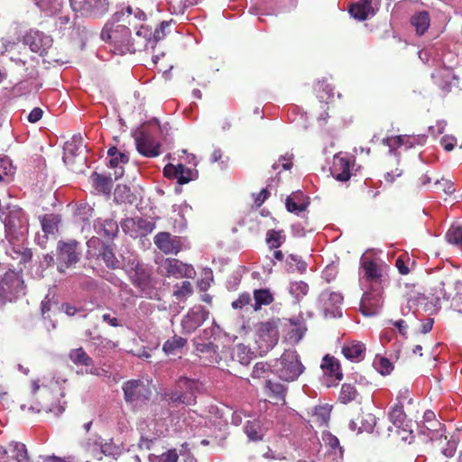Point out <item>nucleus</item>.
Wrapping results in <instances>:
<instances>
[{
	"instance_id": "1",
	"label": "nucleus",
	"mask_w": 462,
	"mask_h": 462,
	"mask_svg": "<svg viewBox=\"0 0 462 462\" xmlns=\"http://www.w3.org/2000/svg\"><path fill=\"white\" fill-rule=\"evenodd\" d=\"M100 36L103 41L113 45L119 53H134V48L132 47L131 28L123 23L117 14H115L113 21L105 24Z\"/></svg>"
},
{
	"instance_id": "2",
	"label": "nucleus",
	"mask_w": 462,
	"mask_h": 462,
	"mask_svg": "<svg viewBox=\"0 0 462 462\" xmlns=\"http://www.w3.org/2000/svg\"><path fill=\"white\" fill-rule=\"evenodd\" d=\"M305 370L296 350H285L280 358L273 360V374L285 383L296 381Z\"/></svg>"
},
{
	"instance_id": "3",
	"label": "nucleus",
	"mask_w": 462,
	"mask_h": 462,
	"mask_svg": "<svg viewBox=\"0 0 462 462\" xmlns=\"http://www.w3.org/2000/svg\"><path fill=\"white\" fill-rule=\"evenodd\" d=\"M197 383L187 377H181L177 381L175 389L165 393L168 400L175 404L190 406L196 403Z\"/></svg>"
},
{
	"instance_id": "4",
	"label": "nucleus",
	"mask_w": 462,
	"mask_h": 462,
	"mask_svg": "<svg viewBox=\"0 0 462 462\" xmlns=\"http://www.w3.org/2000/svg\"><path fill=\"white\" fill-rule=\"evenodd\" d=\"M79 243L76 240L68 242L60 240L56 247V263L57 269L60 273H64L67 269L75 265L80 259L79 250Z\"/></svg>"
},
{
	"instance_id": "5",
	"label": "nucleus",
	"mask_w": 462,
	"mask_h": 462,
	"mask_svg": "<svg viewBox=\"0 0 462 462\" xmlns=\"http://www.w3.org/2000/svg\"><path fill=\"white\" fill-rule=\"evenodd\" d=\"M88 254L91 258L102 259L107 268L116 270L120 268V262L116 257L113 248L98 238H92L88 242Z\"/></svg>"
},
{
	"instance_id": "6",
	"label": "nucleus",
	"mask_w": 462,
	"mask_h": 462,
	"mask_svg": "<svg viewBox=\"0 0 462 462\" xmlns=\"http://www.w3.org/2000/svg\"><path fill=\"white\" fill-rule=\"evenodd\" d=\"M122 389L127 403L145 402L152 393L149 387L141 380H129L123 383Z\"/></svg>"
},
{
	"instance_id": "7",
	"label": "nucleus",
	"mask_w": 462,
	"mask_h": 462,
	"mask_svg": "<svg viewBox=\"0 0 462 462\" xmlns=\"http://www.w3.org/2000/svg\"><path fill=\"white\" fill-rule=\"evenodd\" d=\"M462 287V283L460 281L455 279L453 276H447L444 280L438 282L431 288V295L436 300V301H439L440 300H449L453 293L456 292L457 294V291Z\"/></svg>"
},
{
	"instance_id": "8",
	"label": "nucleus",
	"mask_w": 462,
	"mask_h": 462,
	"mask_svg": "<svg viewBox=\"0 0 462 462\" xmlns=\"http://www.w3.org/2000/svg\"><path fill=\"white\" fill-rule=\"evenodd\" d=\"M154 245L165 254H177L181 250V239L169 232H159L153 238Z\"/></svg>"
},
{
	"instance_id": "9",
	"label": "nucleus",
	"mask_w": 462,
	"mask_h": 462,
	"mask_svg": "<svg viewBox=\"0 0 462 462\" xmlns=\"http://www.w3.org/2000/svg\"><path fill=\"white\" fill-rule=\"evenodd\" d=\"M32 391L35 395V399H42V402H39L36 406L30 405L28 410H32V411L41 412H54L55 408L52 406L51 401L54 399L51 390L43 385L40 386L38 383H32Z\"/></svg>"
},
{
	"instance_id": "10",
	"label": "nucleus",
	"mask_w": 462,
	"mask_h": 462,
	"mask_svg": "<svg viewBox=\"0 0 462 462\" xmlns=\"http://www.w3.org/2000/svg\"><path fill=\"white\" fill-rule=\"evenodd\" d=\"M69 2L75 12L85 15L97 16L106 10L105 0H69Z\"/></svg>"
},
{
	"instance_id": "11",
	"label": "nucleus",
	"mask_w": 462,
	"mask_h": 462,
	"mask_svg": "<svg viewBox=\"0 0 462 462\" xmlns=\"http://www.w3.org/2000/svg\"><path fill=\"white\" fill-rule=\"evenodd\" d=\"M354 160L348 157L335 155L331 173L333 177L341 182L347 181L351 177V167Z\"/></svg>"
},
{
	"instance_id": "12",
	"label": "nucleus",
	"mask_w": 462,
	"mask_h": 462,
	"mask_svg": "<svg viewBox=\"0 0 462 462\" xmlns=\"http://www.w3.org/2000/svg\"><path fill=\"white\" fill-rule=\"evenodd\" d=\"M264 391L273 403L276 405H284L286 403L288 386L285 383L267 379L264 384Z\"/></svg>"
},
{
	"instance_id": "13",
	"label": "nucleus",
	"mask_w": 462,
	"mask_h": 462,
	"mask_svg": "<svg viewBox=\"0 0 462 462\" xmlns=\"http://www.w3.org/2000/svg\"><path fill=\"white\" fill-rule=\"evenodd\" d=\"M138 152L145 157L153 158L160 154V144L152 136L142 133L135 138Z\"/></svg>"
},
{
	"instance_id": "14",
	"label": "nucleus",
	"mask_w": 462,
	"mask_h": 462,
	"mask_svg": "<svg viewBox=\"0 0 462 462\" xmlns=\"http://www.w3.org/2000/svg\"><path fill=\"white\" fill-rule=\"evenodd\" d=\"M51 42L52 41L49 36L39 31L30 32L24 37V42L30 47L31 51L39 53L40 55L46 53L47 49L51 44Z\"/></svg>"
},
{
	"instance_id": "15",
	"label": "nucleus",
	"mask_w": 462,
	"mask_h": 462,
	"mask_svg": "<svg viewBox=\"0 0 462 462\" xmlns=\"http://www.w3.org/2000/svg\"><path fill=\"white\" fill-rule=\"evenodd\" d=\"M377 0H358L348 7L351 16L359 21L366 20L370 15L375 14V2Z\"/></svg>"
},
{
	"instance_id": "16",
	"label": "nucleus",
	"mask_w": 462,
	"mask_h": 462,
	"mask_svg": "<svg viewBox=\"0 0 462 462\" xmlns=\"http://www.w3.org/2000/svg\"><path fill=\"white\" fill-rule=\"evenodd\" d=\"M22 281L14 273H6L4 276H0V300H6L14 295L17 288L21 285Z\"/></svg>"
},
{
	"instance_id": "17",
	"label": "nucleus",
	"mask_w": 462,
	"mask_h": 462,
	"mask_svg": "<svg viewBox=\"0 0 462 462\" xmlns=\"http://www.w3.org/2000/svg\"><path fill=\"white\" fill-rule=\"evenodd\" d=\"M383 305L379 292H365L360 301V310L365 316H374Z\"/></svg>"
},
{
	"instance_id": "18",
	"label": "nucleus",
	"mask_w": 462,
	"mask_h": 462,
	"mask_svg": "<svg viewBox=\"0 0 462 462\" xmlns=\"http://www.w3.org/2000/svg\"><path fill=\"white\" fill-rule=\"evenodd\" d=\"M162 267L167 276H174L176 278L190 277L193 271L190 266L175 258H167Z\"/></svg>"
},
{
	"instance_id": "19",
	"label": "nucleus",
	"mask_w": 462,
	"mask_h": 462,
	"mask_svg": "<svg viewBox=\"0 0 462 462\" xmlns=\"http://www.w3.org/2000/svg\"><path fill=\"white\" fill-rule=\"evenodd\" d=\"M116 14L123 23H125L131 28V31L146 24L147 16L145 13L139 8L134 10L131 6H128L126 8V14L122 13L121 14Z\"/></svg>"
},
{
	"instance_id": "20",
	"label": "nucleus",
	"mask_w": 462,
	"mask_h": 462,
	"mask_svg": "<svg viewBox=\"0 0 462 462\" xmlns=\"http://www.w3.org/2000/svg\"><path fill=\"white\" fill-rule=\"evenodd\" d=\"M259 337L267 342V346L273 347L279 340L278 326L274 320L262 322L258 328Z\"/></svg>"
},
{
	"instance_id": "21",
	"label": "nucleus",
	"mask_w": 462,
	"mask_h": 462,
	"mask_svg": "<svg viewBox=\"0 0 462 462\" xmlns=\"http://www.w3.org/2000/svg\"><path fill=\"white\" fill-rule=\"evenodd\" d=\"M310 205L309 198L302 191L292 192L285 200L286 209L291 213L299 214L307 209Z\"/></svg>"
},
{
	"instance_id": "22",
	"label": "nucleus",
	"mask_w": 462,
	"mask_h": 462,
	"mask_svg": "<svg viewBox=\"0 0 462 462\" xmlns=\"http://www.w3.org/2000/svg\"><path fill=\"white\" fill-rule=\"evenodd\" d=\"M320 300L326 313L335 316L343 302V296L339 292L325 291L320 295Z\"/></svg>"
},
{
	"instance_id": "23",
	"label": "nucleus",
	"mask_w": 462,
	"mask_h": 462,
	"mask_svg": "<svg viewBox=\"0 0 462 462\" xmlns=\"http://www.w3.org/2000/svg\"><path fill=\"white\" fill-rule=\"evenodd\" d=\"M432 445L439 449L445 457H451L455 455L457 449V442L455 439H448L442 433L437 434L431 438Z\"/></svg>"
},
{
	"instance_id": "24",
	"label": "nucleus",
	"mask_w": 462,
	"mask_h": 462,
	"mask_svg": "<svg viewBox=\"0 0 462 462\" xmlns=\"http://www.w3.org/2000/svg\"><path fill=\"white\" fill-rule=\"evenodd\" d=\"M341 352L346 359L359 362L365 358V346L362 342L351 341L342 346Z\"/></svg>"
},
{
	"instance_id": "25",
	"label": "nucleus",
	"mask_w": 462,
	"mask_h": 462,
	"mask_svg": "<svg viewBox=\"0 0 462 462\" xmlns=\"http://www.w3.org/2000/svg\"><path fill=\"white\" fill-rule=\"evenodd\" d=\"M134 273L130 274L133 284L145 292L151 287V277L149 273L137 263L133 268Z\"/></svg>"
},
{
	"instance_id": "26",
	"label": "nucleus",
	"mask_w": 462,
	"mask_h": 462,
	"mask_svg": "<svg viewBox=\"0 0 462 462\" xmlns=\"http://www.w3.org/2000/svg\"><path fill=\"white\" fill-rule=\"evenodd\" d=\"M94 227L98 234L107 239H113L118 233V225L116 221L111 218H98L95 222Z\"/></svg>"
},
{
	"instance_id": "27",
	"label": "nucleus",
	"mask_w": 462,
	"mask_h": 462,
	"mask_svg": "<svg viewBox=\"0 0 462 462\" xmlns=\"http://www.w3.org/2000/svg\"><path fill=\"white\" fill-rule=\"evenodd\" d=\"M134 31V36H132L133 46L134 52L141 51L143 47H146L147 42L151 40L152 30L148 24H144L133 29Z\"/></svg>"
},
{
	"instance_id": "28",
	"label": "nucleus",
	"mask_w": 462,
	"mask_h": 462,
	"mask_svg": "<svg viewBox=\"0 0 462 462\" xmlns=\"http://www.w3.org/2000/svg\"><path fill=\"white\" fill-rule=\"evenodd\" d=\"M321 368L325 373L335 377L337 380H342L343 374L341 372L339 361L334 356H330L329 355L325 356L322 359Z\"/></svg>"
},
{
	"instance_id": "29",
	"label": "nucleus",
	"mask_w": 462,
	"mask_h": 462,
	"mask_svg": "<svg viewBox=\"0 0 462 462\" xmlns=\"http://www.w3.org/2000/svg\"><path fill=\"white\" fill-rule=\"evenodd\" d=\"M430 15L426 11L416 13L411 17V24L414 27L418 35H423L430 27Z\"/></svg>"
},
{
	"instance_id": "30",
	"label": "nucleus",
	"mask_w": 462,
	"mask_h": 462,
	"mask_svg": "<svg viewBox=\"0 0 462 462\" xmlns=\"http://www.w3.org/2000/svg\"><path fill=\"white\" fill-rule=\"evenodd\" d=\"M361 268L364 271V278L371 282H378L382 277V273L377 263L373 260H364L361 263Z\"/></svg>"
},
{
	"instance_id": "31",
	"label": "nucleus",
	"mask_w": 462,
	"mask_h": 462,
	"mask_svg": "<svg viewBox=\"0 0 462 462\" xmlns=\"http://www.w3.org/2000/svg\"><path fill=\"white\" fill-rule=\"evenodd\" d=\"M187 342L186 338L174 335L164 342L162 351L167 356L177 355L187 345Z\"/></svg>"
},
{
	"instance_id": "32",
	"label": "nucleus",
	"mask_w": 462,
	"mask_h": 462,
	"mask_svg": "<svg viewBox=\"0 0 462 462\" xmlns=\"http://www.w3.org/2000/svg\"><path fill=\"white\" fill-rule=\"evenodd\" d=\"M42 231L46 236L55 235L58 232L60 217L55 214H45L40 219Z\"/></svg>"
},
{
	"instance_id": "33",
	"label": "nucleus",
	"mask_w": 462,
	"mask_h": 462,
	"mask_svg": "<svg viewBox=\"0 0 462 462\" xmlns=\"http://www.w3.org/2000/svg\"><path fill=\"white\" fill-rule=\"evenodd\" d=\"M203 319L199 312L189 311L181 320L182 328L187 333H192L202 324Z\"/></svg>"
},
{
	"instance_id": "34",
	"label": "nucleus",
	"mask_w": 462,
	"mask_h": 462,
	"mask_svg": "<svg viewBox=\"0 0 462 462\" xmlns=\"http://www.w3.org/2000/svg\"><path fill=\"white\" fill-rule=\"evenodd\" d=\"M286 235L282 229H269L266 232L265 242L270 249H277L286 241Z\"/></svg>"
},
{
	"instance_id": "35",
	"label": "nucleus",
	"mask_w": 462,
	"mask_h": 462,
	"mask_svg": "<svg viewBox=\"0 0 462 462\" xmlns=\"http://www.w3.org/2000/svg\"><path fill=\"white\" fill-rule=\"evenodd\" d=\"M254 310L255 311L261 310L262 306L270 305L273 302L274 298L268 289H258L254 291Z\"/></svg>"
},
{
	"instance_id": "36",
	"label": "nucleus",
	"mask_w": 462,
	"mask_h": 462,
	"mask_svg": "<svg viewBox=\"0 0 462 462\" xmlns=\"http://www.w3.org/2000/svg\"><path fill=\"white\" fill-rule=\"evenodd\" d=\"M69 357L76 365H93V359L86 353L82 347L71 349L69 353Z\"/></svg>"
},
{
	"instance_id": "37",
	"label": "nucleus",
	"mask_w": 462,
	"mask_h": 462,
	"mask_svg": "<svg viewBox=\"0 0 462 462\" xmlns=\"http://www.w3.org/2000/svg\"><path fill=\"white\" fill-rule=\"evenodd\" d=\"M107 155L110 157L109 166L111 168L125 165L129 162V154L127 152H120L116 146L108 149Z\"/></svg>"
},
{
	"instance_id": "38",
	"label": "nucleus",
	"mask_w": 462,
	"mask_h": 462,
	"mask_svg": "<svg viewBox=\"0 0 462 462\" xmlns=\"http://www.w3.org/2000/svg\"><path fill=\"white\" fill-rule=\"evenodd\" d=\"M245 433L250 440L258 441L263 437V430L259 420H248L244 427Z\"/></svg>"
},
{
	"instance_id": "39",
	"label": "nucleus",
	"mask_w": 462,
	"mask_h": 462,
	"mask_svg": "<svg viewBox=\"0 0 462 462\" xmlns=\"http://www.w3.org/2000/svg\"><path fill=\"white\" fill-rule=\"evenodd\" d=\"M24 226V219L20 212H11L5 219V229L10 233H15Z\"/></svg>"
},
{
	"instance_id": "40",
	"label": "nucleus",
	"mask_w": 462,
	"mask_h": 462,
	"mask_svg": "<svg viewBox=\"0 0 462 462\" xmlns=\"http://www.w3.org/2000/svg\"><path fill=\"white\" fill-rule=\"evenodd\" d=\"M36 5L47 15H53L61 10L63 0H34Z\"/></svg>"
},
{
	"instance_id": "41",
	"label": "nucleus",
	"mask_w": 462,
	"mask_h": 462,
	"mask_svg": "<svg viewBox=\"0 0 462 462\" xmlns=\"http://www.w3.org/2000/svg\"><path fill=\"white\" fill-rule=\"evenodd\" d=\"M402 398V393H400V395L397 397L398 403L394 404V406L392 407L390 412H389V419L390 420L397 426H401L403 424L406 414L403 410V405L401 402Z\"/></svg>"
},
{
	"instance_id": "42",
	"label": "nucleus",
	"mask_w": 462,
	"mask_h": 462,
	"mask_svg": "<svg viewBox=\"0 0 462 462\" xmlns=\"http://www.w3.org/2000/svg\"><path fill=\"white\" fill-rule=\"evenodd\" d=\"M96 189L105 194H109L113 188V181L110 177H106L97 172L92 174Z\"/></svg>"
},
{
	"instance_id": "43",
	"label": "nucleus",
	"mask_w": 462,
	"mask_h": 462,
	"mask_svg": "<svg viewBox=\"0 0 462 462\" xmlns=\"http://www.w3.org/2000/svg\"><path fill=\"white\" fill-rule=\"evenodd\" d=\"M322 439L327 446L329 447L331 452L337 455L339 458L343 457L344 448L340 445L339 439L330 432L323 433Z\"/></svg>"
},
{
	"instance_id": "44",
	"label": "nucleus",
	"mask_w": 462,
	"mask_h": 462,
	"mask_svg": "<svg viewBox=\"0 0 462 462\" xmlns=\"http://www.w3.org/2000/svg\"><path fill=\"white\" fill-rule=\"evenodd\" d=\"M358 392L354 384L343 383L339 393L338 400L341 403L346 404L356 399Z\"/></svg>"
},
{
	"instance_id": "45",
	"label": "nucleus",
	"mask_w": 462,
	"mask_h": 462,
	"mask_svg": "<svg viewBox=\"0 0 462 462\" xmlns=\"http://www.w3.org/2000/svg\"><path fill=\"white\" fill-rule=\"evenodd\" d=\"M201 0H170V8L175 14H183L185 11L195 5H198Z\"/></svg>"
},
{
	"instance_id": "46",
	"label": "nucleus",
	"mask_w": 462,
	"mask_h": 462,
	"mask_svg": "<svg viewBox=\"0 0 462 462\" xmlns=\"http://www.w3.org/2000/svg\"><path fill=\"white\" fill-rule=\"evenodd\" d=\"M291 294L295 298L296 302H300L309 292V285L302 282H294L290 287Z\"/></svg>"
},
{
	"instance_id": "47",
	"label": "nucleus",
	"mask_w": 462,
	"mask_h": 462,
	"mask_svg": "<svg viewBox=\"0 0 462 462\" xmlns=\"http://www.w3.org/2000/svg\"><path fill=\"white\" fill-rule=\"evenodd\" d=\"M273 373V361L271 363L257 362L252 371V377L254 379L265 378L269 373Z\"/></svg>"
},
{
	"instance_id": "48",
	"label": "nucleus",
	"mask_w": 462,
	"mask_h": 462,
	"mask_svg": "<svg viewBox=\"0 0 462 462\" xmlns=\"http://www.w3.org/2000/svg\"><path fill=\"white\" fill-rule=\"evenodd\" d=\"M445 237L451 245H462V226H451Z\"/></svg>"
},
{
	"instance_id": "49",
	"label": "nucleus",
	"mask_w": 462,
	"mask_h": 462,
	"mask_svg": "<svg viewBox=\"0 0 462 462\" xmlns=\"http://www.w3.org/2000/svg\"><path fill=\"white\" fill-rule=\"evenodd\" d=\"M135 226L138 231V234L136 236H144L153 231V229L155 228V222L143 217H136Z\"/></svg>"
},
{
	"instance_id": "50",
	"label": "nucleus",
	"mask_w": 462,
	"mask_h": 462,
	"mask_svg": "<svg viewBox=\"0 0 462 462\" xmlns=\"http://www.w3.org/2000/svg\"><path fill=\"white\" fill-rule=\"evenodd\" d=\"M149 459L151 462H178L179 453L176 448H171L159 456L150 455Z\"/></svg>"
},
{
	"instance_id": "51",
	"label": "nucleus",
	"mask_w": 462,
	"mask_h": 462,
	"mask_svg": "<svg viewBox=\"0 0 462 462\" xmlns=\"http://www.w3.org/2000/svg\"><path fill=\"white\" fill-rule=\"evenodd\" d=\"M287 265L291 271H298L302 273L307 269V263L297 254H290L286 259Z\"/></svg>"
},
{
	"instance_id": "52",
	"label": "nucleus",
	"mask_w": 462,
	"mask_h": 462,
	"mask_svg": "<svg viewBox=\"0 0 462 462\" xmlns=\"http://www.w3.org/2000/svg\"><path fill=\"white\" fill-rule=\"evenodd\" d=\"M194 179L192 170L186 168L182 163L178 164L177 181L180 184H186Z\"/></svg>"
},
{
	"instance_id": "53",
	"label": "nucleus",
	"mask_w": 462,
	"mask_h": 462,
	"mask_svg": "<svg viewBox=\"0 0 462 462\" xmlns=\"http://www.w3.org/2000/svg\"><path fill=\"white\" fill-rule=\"evenodd\" d=\"M406 140L405 136L396 135L383 138V143L389 147V152L392 153L398 148L402 147Z\"/></svg>"
},
{
	"instance_id": "54",
	"label": "nucleus",
	"mask_w": 462,
	"mask_h": 462,
	"mask_svg": "<svg viewBox=\"0 0 462 462\" xmlns=\"http://www.w3.org/2000/svg\"><path fill=\"white\" fill-rule=\"evenodd\" d=\"M171 23L172 20L163 21L160 23L159 27H157L152 34L154 42H159L164 39L165 36L170 33L169 27L171 26Z\"/></svg>"
},
{
	"instance_id": "55",
	"label": "nucleus",
	"mask_w": 462,
	"mask_h": 462,
	"mask_svg": "<svg viewBox=\"0 0 462 462\" xmlns=\"http://www.w3.org/2000/svg\"><path fill=\"white\" fill-rule=\"evenodd\" d=\"M99 440V451L97 454V459L101 460L103 458V456H111L115 454L116 446L112 441H103L102 439Z\"/></svg>"
},
{
	"instance_id": "56",
	"label": "nucleus",
	"mask_w": 462,
	"mask_h": 462,
	"mask_svg": "<svg viewBox=\"0 0 462 462\" xmlns=\"http://www.w3.org/2000/svg\"><path fill=\"white\" fill-rule=\"evenodd\" d=\"M83 145V139L80 135H74L69 142H67L64 147L65 154H75Z\"/></svg>"
},
{
	"instance_id": "57",
	"label": "nucleus",
	"mask_w": 462,
	"mask_h": 462,
	"mask_svg": "<svg viewBox=\"0 0 462 462\" xmlns=\"http://www.w3.org/2000/svg\"><path fill=\"white\" fill-rule=\"evenodd\" d=\"M374 365L382 374H389L393 369V364L386 357L376 358Z\"/></svg>"
},
{
	"instance_id": "58",
	"label": "nucleus",
	"mask_w": 462,
	"mask_h": 462,
	"mask_svg": "<svg viewBox=\"0 0 462 462\" xmlns=\"http://www.w3.org/2000/svg\"><path fill=\"white\" fill-rule=\"evenodd\" d=\"M410 258L407 254H401L395 261V266L402 275H407L410 273Z\"/></svg>"
},
{
	"instance_id": "59",
	"label": "nucleus",
	"mask_w": 462,
	"mask_h": 462,
	"mask_svg": "<svg viewBox=\"0 0 462 462\" xmlns=\"http://www.w3.org/2000/svg\"><path fill=\"white\" fill-rule=\"evenodd\" d=\"M251 295L248 292H243L232 302L231 306L235 310H242L245 306L251 304Z\"/></svg>"
},
{
	"instance_id": "60",
	"label": "nucleus",
	"mask_w": 462,
	"mask_h": 462,
	"mask_svg": "<svg viewBox=\"0 0 462 462\" xmlns=\"http://www.w3.org/2000/svg\"><path fill=\"white\" fill-rule=\"evenodd\" d=\"M176 286L178 287V290L174 291V295L177 298H184L193 292L192 285L189 281H184L181 282L180 286Z\"/></svg>"
},
{
	"instance_id": "61",
	"label": "nucleus",
	"mask_w": 462,
	"mask_h": 462,
	"mask_svg": "<svg viewBox=\"0 0 462 462\" xmlns=\"http://www.w3.org/2000/svg\"><path fill=\"white\" fill-rule=\"evenodd\" d=\"M14 457L18 462L28 460L27 449L24 444L15 443L14 446Z\"/></svg>"
},
{
	"instance_id": "62",
	"label": "nucleus",
	"mask_w": 462,
	"mask_h": 462,
	"mask_svg": "<svg viewBox=\"0 0 462 462\" xmlns=\"http://www.w3.org/2000/svg\"><path fill=\"white\" fill-rule=\"evenodd\" d=\"M405 136V139H407L405 142H404V146L408 149V148H411L415 145H423L426 142V139L427 137L425 135H421V136H409V135H404Z\"/></svg>"
},
{
	"instance_id": "63",
	"label": "nucleus",
	"mask_w": 462,
	"mask_h": 462,
	"mask_svg": "<svg viewBox=\"0 0 462 462\" xmlns=\"http://www.w3.org/2000/svg\"><path fill=\"white\" fill-rule=\"evenodd\" d=\"M440 143L445 151L451 152L454 149L457 141L454 137L446 135L441 138Z\"/></svg>"
},
{
	"instance_id": "64",
	"label": "nucleus",
	"mask_w": 462,
	"mask_h": 462,
	"mask_svg": "<svg viewBox=\"0 0 462 462\" xmlns=\"http://www.w3.org/2000/svg\"><path fill=\"white\" fill-rule=\"evenodd\" d=\"M163 174L169 179H177L178 165L175 166L171 163L167 164L163 169Z\"/></svg>"
}]
</instances>
